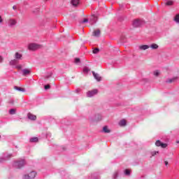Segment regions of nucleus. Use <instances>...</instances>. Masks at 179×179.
I'll return each instance as SVG.
<instances>
[{"mask_svg":"<svg viewBox=\"0 0 179 179\" xmlns=\"http://www.w3.org/2000/svg\"><path fill=\"white\" fill-rule=\"evenodd\" d=\"M36 176H37V172L31 171L28 175H24L22 177V179H34V178H36Z\"/></svg>","mask_w":179,"mask_h":179,"instance_id":"nucleus-1","label":"nucleus"},{"mask_svg":"<svg viewBox=\"0 0 179 179\" xmlns=\"http://www.w3.org/2000/svg\"><path fill=\"white\" fill-rule=\"evenodd\" d=\"M38 48H41V45L36 43H30L28 45V49L31 51H36V50H38Z\"/></svg>","mask_w":179,"mask_h":179,"instance_id":"nucleus-2","label":"nucleus"},{"mask_svg":"<svg viewBox=\"0 0 179 179\" xmlns=\"http://www.w3.org/2000/svg\"><path fill=\"white\" fill-rule=\"evenodd\" d=\"M97 93H99V91L97 90H92L87 93V97H93V96L97 94Z\"/></svg>","mask_w":179,"mask_h":179,"instance_id":"nucleus-3","label":"nucleus"},{"mask_svg":"<svg viewBox=\"0 0 179 179\" xmlns=\"http://www.w3.org/2000/svg\"><path fill=\"white\" fill-rule=\"evenodd\" d=\"M155 145L157 147L161 146V148H162V149H166V147L167 146V143H162V141H160V140H158L155 142Z\"/></svg>","mask_w":179,"mask_h":179,"instance_id":"nucleus-4","label":"nucleus"},{"mask_svg":"<svg viewBox=\"0 0 179 179\" xmlns=\"http://www.w3.org/2000/svg\"><path fill=\"white\" fill-rule=\"evenodd\" d=\"M17 23V21L15 19H10L8 20V26L10 27H13V26H16Z\"/></svg>","mask_w":179,"mask_h":179,"instance_id":"nucleus-5","label":"nucleus"},{"mask_svg":"<svg viewBox=\"0 0 179 179\" xmlns=\"http://www.w3.org/2000/svg\"><path fill=\"white\" fill-rule=\"evenodd\" d=\"M141 24H142V21H141L139 20H135L133 22L134 27H139V26H141Z\"/></svg>","mask_w":179,"mask_h":179,"instance_id":"nucleus-6","label":"nucleus"},{"mask_svg":"<svg viewBox=\"0 0 179 179\" xmlns=\"http://www.w3.org/2000/svg\"><path fill=\"white\" fill-rule=\"evenodd\" d=\"M15 166H16L18 169H22V167H23V166H24V160H22V161L17 162L15 163Z\"/></svg>","mask_w":179,"mask_h":179,"instance_id":"nucleus-7","label":"nucleus"},{"mask_svg":"<svg viewBox=\"0 0 179 179\" xmlns=\"http://www.w3.org/2000/svg\"><path fill=\"white\" fill-rule=\"evenodd\" d=\"M100 34H101V31H100V29H96L95 31H93L92 35L94 37H100Z\"/></svg>","mask_w":179,"mask_h":179,"instance_id":"nucleus-8","label":"nucleus"},{"mask_svg":"<svg viewBox=\"0 0 179 179\" xmlns=\"http://www.w3.org/2000/svg\"><path fill=\"white\" fill-rule=\"evenodd\" d=\"M92 75L98 82H100V80H101V77H100V75H99L98 73H95L94 71H92Z\"/></svg>","mask_w":179,"mask_h":179,"instance_id":"nucleus-9","label":"nucleus"},{"mask_svg":"<svg viewBox=\"0 0 179 179\" xmlns=\"http://www.w3.org/2000/svg\"><path fill=\"white\" fill-rule=\"evenodd\" d=\"M27 117L29 120H31L32 121H36L37 120V116L31 114V113H28Z\"/></svg>","mask_w":179,"mask_h":179,"instance_id":"nucleus-10","label":"nucleus"},{"mask_svg":"<svg viewBox=\"0 0 179 179\" xmlns=\"http://www.w3.org/2000/svg\"><path fill=\"white\" fill-rule=\"evenodd\" d=\"M119 125L120 127H125V125H127V120H125V119L120 120L119 122Z\"/></svg>","mask_w":179,"mask_h":179,"instance_id":"nucleus-11","label":"nucleus"},{"mask_svg":"<svg viewBox=\"0 0 179 179\" xmlns=\"http://www.w3.org/2000/svg\"><path fill=\"white\" fill-rule=\"evenodd\" d=\"M140 50L145 51V50H148L149 48V45H143L139 46Z\"/></svg>","mask_w":179,"mask_h":179,"instance_id":"nucleus-12","label":"nucleus"},{"mask_svg":"<svg viewBox=\"0 0 179 179\" xmlns=\"http://www.w3.org/2000/svg\"><path fill=\"white\" fill-rule=\"evenodd\" d=\"M73 6H78L79 5V0H71Z\"/></svg>","mask_w":179,"mask_h":179,"instance_id":"nucleus-13","label":"nucleus"},{"mask_svg":"<svg viewBox=\"0 0 179 179\" xmlns=\"http://www.w3.org/2000/svg\"><path fill=\"white\" fill-rule=\"evenodd\" d=\"M22 73L24 76H26V75H29L30 73V70L25 69L22 70Z\"/></svg>","mask_w":179,"mask_h":179,"instance_id":"nucleus-14","label":"nucleus"},{"mask_svg":"<svg viewBox=\"0 0 179 179\" xmlns=\"http://www.w3.org/2000/svg\"><path fill=\"white\" fill-rule=\"evenodd\" d=\"M15 90H18L19 92H26V90L24 88L20 87H14Z\"/></svg>","mask_w":179,"mask_h":179,"instance_id":"nucleus-15","label":"nucleus"},{"mask_svg":"<svg viewBox=\"0 0 179 179\" xmlns=\"http://www.w3.org/2000/svg\"><path fill=\"white\" fill-rule=\"evenodd\" d=\"M103 132H105V134H110V129H108V127L107 126L103 127Z\"/></svg>","mask_w":179,"mask_h":179,"instance_id":"nucleus-16","label":"nucleus"},{"mask_svg":"<svg viewBox=\"0 0 179 179\" xmlns=\"http://www.w3.org/2000/svg\"><path fill=\"white\" fill-rule=\"evenodd\" d=\"M150 48H152V50H157V48H159V45L157 44L153 43L150 45Z\"/></svg>","mask_w":179,"mask_h":179,"instance_id":"nucleus-17","label":"nucleus"},{"mask_svg":"<svg viewBox=\"0 0 179 179\" xmlns=\"http://www.w3.org/2000/svg\"><path fill=\"white\" fill-rule=\"evenodd\" d=\"M15 58L16 59H22V55L19 52L15 53Z\"/></svg>","mask_w":179,"mask_h":179,"instance_id":"nucleus-18","label":"nucleus"},{"mask_svg":"<svg viewBox=\"0 0 179 179\" xmlns=\"http://www.w3.org/2000/svg\"><path fill=\"white\" fill-rule=\"evenodd\" d=\"M174 22H176V23H179V14H177L174 19H173Z\"/></svg>","mask_w":179,"mask_h":179,"instance_id":"nucleus-19","label":"nucleus"},{"mask_svg":"<svg viewBox=\"0 0 179 179\" xmlns=\"http://www.w3.org/2000/svg\"><path fill=\"white\" fill-rule=\"evenodd\" d=\"M30 142L34 143V142H38V138L37 137H34L30 139Z\"/></svg>","mask_w":179,"mask_h":179,"instance_id":"nucleus-20","label":"nucleus"},{"mask_svg":"<svg viewBox=\"0 0 179 179\" xmlns=\"http://www.w3.org/2000/svg\"><path fill=\"white\" fill-rule=\"evenodd\" d=\"M173 1H171V0H170V1H168L166 3V5L167 6H173Z\"/></svg>","mask_w":179,"mask_h":179,"instance_id":"nucleus-21","label":"nucleus"},{"mask_svg":"<svg viewBox=\"0 0 179 179\" xmlns=\"http://www.w3.org/2000/svg\"><path fill=\"white\" fill-rule=\"evenodd\" d=\"M100 52V49L99 48H95L93 50V54H99V52Z\"/></svg>","mask_w":179,"mask_h":179,"instance_id":"nucleus-22","label":"nucleus"},{"mask_svg":"<svg viewBox=\"0 0 179 179\" xmlns=\"http://www.w3.org/2000/svg\"><path fill=\"white\" fill-rule=\"evenodd\" d=\"M9 113H10V114H11V115H13V114H15V113H16V110H15V109H10V110H9Z\"/></svg>","mask_w":179,"mask_h":179,"instance_id":"nucleus-23","label":"nucleus"},{"mask_svg":"<svg viewBox=\"0 0 179 179\" xmlns=\"http://www.w3.org/2000/svg\"><path fill=\"white\" fill-rule=\"evenodd\" d=\"M176 78H171L168 80V83H173V82L176 81Z\"/></svg>","mask_w":179,"mask_h":179,"instance_id":"nucleus-24","label":"nucleus"},{"mask_svg":"<svg viewBox=\"0 0 179 179\" xmlns=\"http://www.w3.org/2000/svg\"><path fill=\"white\" fill-rule=\"evenodd\" d=\"M154 75L155 76H159V75H160V72H159V71H155L154 72Z\"/></svg>","mask_w":179,"mask_h":179,"instance_id":"nucleus-25","label":"nucleus"},{"mask_svg":"<svg viewBox=\"0 0 179 179\" xmlns=\"http://www.w3.org/2000/svg\"><path fill=\"white\" fill-rule=\"evenodd\" d=\"M124 173H125L126 176H129V174H131V172L128 169H126L124 171Z\"/></svg>","mask_w":179,"mask_h":179,"instance_id":"nucleus-26","label":"nucleus"},{"mask_svg":"<svg viewBox=\"0 0 179 179\" xmlns=\"http://www.w3.org/2000/svg\"><path fill=\"white\" fill-rule=\"evenodd\" d=\"M75 62H76V64H79V62H80V59H79V58H76Z\"/></svg>","mask_w":179,"mask_h":179,"instance_id":"nucleus-27","label":"nucleus"},{"mask_svg":"<svg viewBox=\"0 0 179 179\" xmlns=\"http://www.w3.org/2000/svg\"><path fill=\"white\" fill-rule=\"evenodd\" d=\"M157 153H159L158 151H157V152H156V151H154V152H151V155H152V156H156V155H157Z\"/></svg>","mask_w":179,"mask_h":179,"instance_id":"nucleus-28","label":"nucleus"},{"mask_svg":"<svg viewBox=\"0 0 179 179\" xmlns=\"http://www.w3.org/2000/svg\"><path fill=\"white\" fill-rule=\"evenodd\" d=\"M50 87H51L50 86V85H45V90L50 89Z\"/></svg>","mask_w":179,"mask_h":179,"instance_id":"nucleus-29","label":"nucleus"},{"mask_svg":"<svg viewBox=\"0 0 179 179\" xmlns=\"http://www.w3.org/2000/svg\"><path fill=\"white\" fill-rule=\"evenodd\" d=\"M89 22V20L87 18H85L83 21V23H87Z\"/></svg>","mask_w":179,"mask_h":179,"instance_id":"nucleus-30","label":"nucleus"},{"mask_svg":"<svg viewBox=\"0 0 179 179\" xmlns=\"http://www.w3.org/2000/svg\"><path fill=\"white\" fill-rule=\"evenodd\" d=\"M17 69H22V66L21 65H18V66H16L15 67Z\"/></svg>","mask_w":179,"mask_h":179,"instance_id":"nucleus-31","label":"nucleus"},{"mask_svg":"<svg viewBox=\"0 0 179 179\" xmlns=\"http://www.w3.org/2000/svg\"><path fill=\"white\" fill-rule=\"evenodd\" d=\"M84 71H85V72H89V69L88 68H85Z\"/></svg>","mask_w":179,"mask_h":179,"instance_id":"nucleus-32","label":"nucleus"},{"mask_svg":"<svg viewBox=\"0 0 179 179\" xmlns=\"http://www.w3.org/2000/svg\"><path fill=\"white\" fill-rule=\"evenodd\" d=\"M3 61V58H2V57L0 56V63L2 62Z\"/></svg>","mask_w":179,"mask_h":179,"instance_id":"nucleus-33","label":"nucleus"},{"mask_svg":"<svg viewBox=\"0 0 179 179\" xmlns=\"http://www.w3.org/2000/svg\"><path fill=\"white\" fill-rule=\"evenodd\" d=\"M164 163H165V166H168L169 165V162L165 161Z\"/></svg>","mask_w":179,"mask_h":179,"instance_id":"nucleus-34","label":"nucleus"},{"mask_svg":"<svg viewBox=\"0 0 179 179\" xmlns=\"http://www.w3.org/2000/svg\"><path fill=\"white\" fill-rule=\"evenodd\" d=\"M0 23H2V17L0 16Z\"/></svg>","mask_w":179,"mask_h":179,"instance_id":"nucleus-35","label":"nucleus"},{"mask_svg":"<svg viewBox=\"0 0 179 179\" xmlns=\"http://www.w3.org/2000/svg\"><path fill=\"white\" fill-rule=\"evenodd\" d=\"M13 9H16V7H15V6H13Z\"/></svg>","mask_w":179,"mask_h":179,"instance_id":"nucleus-36","label":"nucleus"},{"mask_svg":"<svg viewBox=\"0 0 179 179\" xmlns=\"http://www.w3.org/2000/svg\"><path fill=\"white\" fill-rule=\"evenodd\" d=\"M176 143H179V141H176Z\"/></svg>","mask_w":179,"mask_h":179,"instance_id":"nucleus-37","label":"nucleus"},{"mask_svg":"<svg viewBox=\"0 0 179 179\" xmlns=\"http://www.w3.org/2000/svg\"><path fill=\"white\" fill-rule=\"evenodd\" d=\"M0 138H1V136H0Z\"/></svg>","mask_w":179,"mask_h":179,"instance_id":"nucleus-38","label":"nucleus"}]
</instances>
